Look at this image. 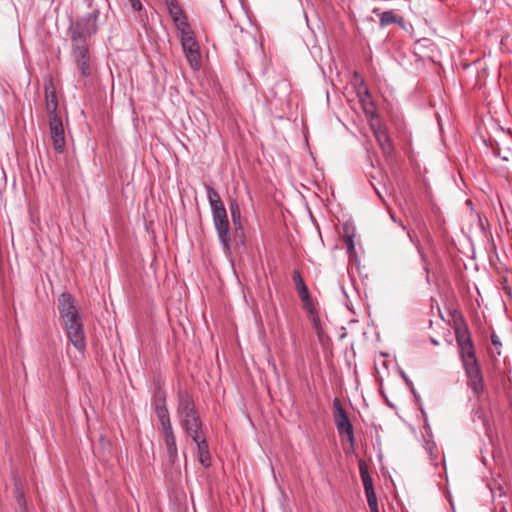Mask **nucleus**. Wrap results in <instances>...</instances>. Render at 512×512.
Wrapping results in <instances>:
<instances>
[{
	"mask_svg": "<svg viewBox=\"0 0 512 512\" xmlns=\"http://www.w3.org/2000/svg\"><path fill=\"white\" fill-rule=\"evenodd\" d=\"M57 305L69 341L78 351L83 352L86 349V338L75 299L69 293H62Z\"/></svg>",
	"mask_w": 512,
	"mask_h": 512,
	"instance_id": "nucleus-1",
	"label": "nucleus"
},
{
	"mask_svg": "<svg viewBox=\"0 0 512 512\" xmlns=\"http://www.w3.org/2000/svg\"><path fill=\"white\" fill-rule=\"evenodd\" d=\"M456 340L460 349L462 364L468 378V386L476 396H480L484 392V381L467 327L456 330Z\"/></svg>",
	"mask_w": 512,
	"mask_h": 512,
	"instance_id": "nucleus-2",
	"label": "nucleus"
},
{
	"mask_svg": "<svg viewBox=\"0 0 512 512\" xmlns=\"http://www.w3.org/2000/svg\"><path fill=\"white\" fill-rule=\"evenodd\" d=\"M207 198L211 207L213 223L221 243L223 252L226 255L231 251V232L226 208L218 192L210 185H205Z\"/></svg>",
	"mask_w": 512,
	"mask_h": 512,
	"instance_id": "nucleus-3",
	"label": "nucleus"
},
{
	"mask_svg": "<svg viewBox=\"0 0 512 512\" xmlns=\"http://www.w3.org/2000/svg\"><path fill=\"white\" fill-rule=\"evenodd\" d=\"M177 417L181 427L189 437H197V434H201L202 422L193 399L186 392L179 394Z\"/></svg>",
	"mask_w": 512,
	"mask_h": 512,
	"instance_id": "nucleus-4",
	"label": "nucleus"
},
{
	"mask_svg": "<svg viewBox=\"0 0 512 512\" xmlns=\"http://www.w3.org/2000/svg\"><path fill=\"white\" fill-rule=\"evenodd\" d=\"M99 11L95 10L77 19L69 27L71 44H88L87 40L98 31Z\"/></svg>",
	"mask_w": 512,
	"mask_h": 512,
	"instance_id": "nucleus-5",
	"label": "nucleus"
},
{
	"mask_svg": "<svg viewBox=\"0 0 512 512\" xmlns=\"http://www.w3.org/2000/svg\"><path fill=\"white\" fill-rule=\"evenodd\" d=\"M72 56L83 78L92 76L94 66L88 44H71Z\"/></svg>",
	"mask_w": 512,
	"mask_h": 512,
	"instance_id": "nucleus-6",
	"label": "nucleus"
},
{
	"mask_svg": "<svg viewBox=\"0 0 512 512\" xmlns=\"http://www.w3.org/2000/svg\"><path fill=\"white\" fill-rule=\"evenodd\" d=\"M334 407V421L336 428L339 434H346L348 436V440L353 444L354 442V434L353 427L350 422V419L342 408L341 403L338 398L333 400Z\"/></svg>",
	"mask_w": 512,
	"mask_h": 512,
	"instance_id": "nucleus-7",
	"label": "nucleus"
},
{
	"mask_svg": "<svg viewBox=\"0 0 512 512\" xmlns=\"http://www.w3.org/2000/svg\"><path fill=\"white\" fill-rule=\"evenodd\" d=\"M49 128L55 151L57 153H63L65 150L66 142L63 123L59 115H54L51 117V119H49Z\"/></svg>",
	"mask_w": 512,
	"mask_h": 512,
	"instance_id": "nucleus-8",
	"label": "nucleus"
},
{
	"mask_svg": "<svg viewBox=\"0 0 512 512\" xmlns=\"http://www.w3.org/2000/svg\"><path fill=\"white\" fill-rule=\"evenodd\" d=\"M372 130L374 133V136L381 147L383 153L385 156H390L393 151V147L391 144V140L389 137V134L387 132V129L384 126L378 125H372Z\"/></svg>",
	"mask_w": 512,
	"mask_h": 512,
	"instance_id": "nucleus-9",
	"label": "nucleus"
},
{
	"mask_svg": "<svg viewBox=\"0 0 512 512\" xmlns=\"http://www.w3.org/2000/svg\"><path fill=\"white\" fill-rule=\"evenodd\" d=\"M193 442L197 445L198 460L201 465L208 468L211 465V457L209 453V447L205 438L201 437V434H197V437L191 436Z\"/></svg>",
	"mask_w": 512,
	"mask_h": 512,
	"instance_id": "nucleus-10",
	"label": "nucleus"
},
{
	"mask_svg": "<svg viewBox=\"0 0 512 512\" xmlns=\"http://www.w3.org/2000/svg\"><path fill=\"white\" fill-rule=\"evenodd\" d=\"M177 29L180 31L181 34V44L184 52L200 48L194 37L193 32L189 27L188 21L185 22V27H177Z\"/></svg>",
	"mask_w": 512,
	"mask_h": 512,
	"instance_id": "nucleus-11",
	"label": "nucleus"
},
{
	"mask_svg": "<svg viewBox=\"0 0 512 512\" xmlns=\"http://www.w3.org/2000/svg\"><path fill=\"white\" fill-rule=\"evenodd\" d=\"M176 27H185L187 18L176 0H163Z\"/></svg>",
	"mask_w": 512,
	"mask_h": 512,
	"instance_id": "nucleus-12",
	"label": "nucleus"
},
{
	"mask_svg": "<svg viewBox=\"0 0 512 512\" xmlns=\"http://www.w3.org/2000/svg\"><path fill=\"white\" fill-rule=\"evenodd\" d=\"M155 414L159 420V424L162 429L172 427L168 409L165 404V400L158 398L154 402Z\"/></svg>",
	"mask_w": 512,
	"mask_h": 512,
	"instance_id": "nucleus-13",
	"label": "nucleus"
},
{
	"mask_svg": "<svg viewBox=\"0 0 512 512\" xmlns=\"http://www.w3.org/2000/svg\"><path fill=\"white\" fill-rule=\"evenodd\" d=\"M292 278H293L294 285H295V287L298 291V294L300 296V299L302 300V302L304 303L305 306H307V307L310 306L311 302H310L308 288H307L300 272L298 270H294Z\"/></svg>",
	"mask_w": 512,
	"mask_h": 512,
	"instance_id": "nucleus-14",
	"label": "nucleus"
},
{
	"mask_svg": "<svg viewBox=\"0 0 512 512\" xmlns=\"http://www.w3.org/2000/svg\"><path fill=\"white\" fill-rule=\"evenodd\" d=\"M45 100H46L45 101L46 102L45 103L46 110L48 112L49 119H51L52 116L58 115L57 114L58 102H57L55 90L52 85L45 86Z\"/></svg>",
	"mask_w": 512,
	"mask_h": 512,
	"instance_id": "nucleus-15",
	"label": "nucleus"
},
{
	"mask_svg": "<svg viewBox=\"0 0 512 512\" xmlns=\"http://www.w3.org/2000/svg\"><path fill=\"white\" fill-rule=\"evenodd\" d=\"M162 433H163L164 442L166 445L168 456L171 459H175L177 456V446H176V439H175V435L173 432V428L169 427V428L162 429Z\"/></svg>",
	"mask_w": 512,
	"mask_h": 512,
	"instance_id": "nucleus-16",
	"label": "nucleus"
},
{
	"mask_svg": "<svg viewBox=\"0 0 512 512\" xmlns=\"http://www.w3.org/2000/svg\"><path fill=\"white\" fill-rule=\"evenodd\" d=\"M230 214L232 218V222L235 226V233L237 234L238 231H242V224H241V212L240 207L237 201L233 200L231 201L229 205Z\"/></svg>",
	"mask_w": 512,
	"mask_h": 512,
	"instance_id": "nucleus-17",
	"label": "nucleus"
},
{
	"mask_svg": "<svg viewBox=\"0 0 512 512\" xmlns=\"http://www.w3.org/2000/svg\"><path fill=\"white\" fill-rule=\"evenodd\" d=\"M391 24H403V18L394 15L393 11H385L380 14V25L382 27L391 25Z\"/></svg>",
	"mask_w": 512,
	"mask_h": 512,
	"instance_id": "nucleus-18",
	"label": "nucleus"
},
{
	"mask_svg": "<svg viewBox=\"0 0 512 512\" xmlns=\"http://www.w3.org/2000/svg\"><path fill=\"white\" fill-rule=\"evenodd\" d=\"M359 470H360V475H361V479L363 482V487H364L365 492L374 490L372 479L369 475L367 466L364 462H361L359 464Z\"/></svg>",
	"mask_w": 512,
	"mask_h": 512,
	"instance_id": "nucleus-19",
	"label": "nucleus"
},
{
	"mask_svg": "<svg viewBox=\"0 0 512 512\" xmlns=\"http://www.w3.org/2000/svg\"><path fill=\"white\" fill-rule=\"evenodd\" d=\"M184 53L192 69L198 70L201 66L200 48L195 50H189L188 52Z\"/></svg>",
	"mask_w": 512,
	"mask_h": 512,
	"instance_id": "nucleus-20",
	"label": "nucleus"
},
{
	"mask_svg": "<svg viewBox=\"0 0 512 512\" xmlns=\"http://www.w3.org/2000/svg\"><path fill=\"white\" fill-rule=\"evenodd\" d=\"M407 234H408V237H409L410 241L415 245V247H416V249H417V251H418V253H419L420 257H421V260L424 263V271H425L426 275H429V269H428V267L426 265V256H425V254L422 251V248L420 246L419 241H415L414 240V238H413V236H412L410 231H408Z\"/></svg>",
	"mask_w": 512,
	"mask_h": 512,
	"instance_id": "nucleus-21",
	"label": "nucleus"
},
{
	"mask_svg": "<svg viewBox=\"0 0 512 512\" xmlns=\"http://www.w3.org/2000/svg\"><path fill=\"white\" fill-rule=\"evenodd\" d=\"M365 494H366V498H367V502H368L370 511L373 512V511L379 510L378 503H377V497H376L374 490L366 491Z\"/></svg>",
	"mask_w": 512,
	"mask_h": 512,
	"instance_id": "nucleus-22",
	"label": "nucleus"
},
{
	"mask_svg": "<svg viewBox=\"0 0 512 512\" xmlns=\"http://www.w3.org/2000/svg\"><path fill=\"white\" fill-rule=\"evenodd\" d=\"M491 341H492L493 346L497 349V354L500 355L501 352H500L499 348L502 346V343H501L499 337L495 333H492Z\"/></svg>",
	"mask_w": 512,
	"mask_h": 512,
	"instance_id": "nucleus-23",
	"label": "nucleus"
},
{
	"mask_svg": "<svg viewBox=\"0 0 512 512\" xmlns=\"http://www.w3.org/2000/svg\"><path fill=\"white\" fill-rule=\"evenodd\" d=\"M132 9L138 12L143 10V5L140 0H128Z\"/></svg>",
	"mask_w": 512,
	"mask_h": 512,
	"instance_id": "nucleus-24",
	"label": "nucleus"
},
{
	"mask_svg": "<svg viewBox=\"0 0 512 512\" xmlns=\"http://www.w3.org/2000/svg\"><path fill=\"white\" fill-rule=\"evenodd\" d=\"M347 247L349 250H353L354 249V242H353V239L351 236L348 237L347 239Z\"/></svg>",
	"mask_w": 512,
	"mask_h": 512,
	"instance_id": "nucleus-25",
	"label": "nucleus"
},
{
	"mask_svg": "<svg viewBox=\"0 0 512 512\" xmlns=\"http://www.w3.org/2000/svg\"><path fill=\"white\" fill-rule=\"evenodd\" d=\"M403 379L406 381L407 384L412 386V382L409 380V378L406 376L404 372L401 373Z\"/></svg>",
	"mask_w": 512,
	"mask_h": 512,
	"instance_id": "nucleus-26",
	"label": "nucleus"
},
{
	"mask_svg": "<svg viewBox=\"0 0 512 512\" xmlns=\"http://www.w3.org/2000/svg\"><path fill=\"white\" fill-rule=\"evenodd\" d=\"M372 13H373V14H377V15H380V14H381V13H380V10H379L378 8H374V9L372 10Z\"/></svg>",
	"mask_w": 512,
	"mask_h": 512,
	"instance_id": "nucleus-27",
	"label": "nucleus"
},
{
	"mask_svg": "<svg viewBox=\"0 0 512 512\" xmlns=\"http://www.w3.org/2000/svg\"><path fill=\"white\" fill-rule=\"evenodd\" d=\"M400 226L403 228V230H406V227L403 223H400Z\"/></svg>",
	"mask_w": 512,
	"mask_h": 512,
	"instance_id": "nucleus-28",
	"label": "nucleus"
}]
</instances>
